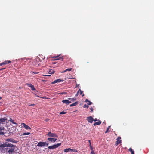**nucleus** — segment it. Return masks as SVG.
I'll return each instance as SVG.
<instances>
[{
	"instance_id": "nucleus-15",
	"label": "nucleus",
	"mask_w": 154,
	"mask_h": 154,
	"mask_svg": "<svg viewBox=\"0 0 154 154\" xmlns=\"http://www.w3.org/2000/svg\"><path fill=\"white\" fill-rule=\"evenodd\" d=\"M63 81V80H62V79H57L56 80H54V81L53 82H52V84H54L56 83L59 82L61 81Z\"/></svg>"
},
{
	"instance_id": "nucleus-19",
	"label": "nucleus",
	"mask_w": 154,
	"mask_h": 154,
	"mask_svg": "<svg viewBox=\"0 0 154 154\" xmlns=\"http://www.w3.org/2000/svg\"><path fill=\"white\" fill-rule=\"evenodd\" d=\"M48 73L49 74H54L55 72L54 71V70H53L52 69H50L48 71Z\"/></svg>"
},
{
	"instance_id": "nucleus-20",
	"label": "nucleus",
	"mask_w": 154,
	"mask_h": 154,
	"mask_svg": "<svg viewBox=\"0 0 154 154\" xmlns=\"http://www.w3.org/2000/svg\"><path fill=\"white\" fill-rule=\"evenodd\" d=\"M72 149L70 148H68V149H64V151L65 152H67L69 151H71Z\"/></svg>"
},
{
	"instance_id": "nucleus-46",
	"label": "nucleus",
	"mask_w": 154,
	"mask_h": 154,
	"mask_svg": "<svg viewBox=\"0 0 154 154\" xmlns=\"http://www.w3.org/2000/svg\"><path fill=\"white\" fill-rule=\"evenodd\" d=\"M5 69V68H2V69H0V71L2 70H3V69Z\"/></svg>"
},
{
	"instance_id": "nucleus-22",
	"label": "nucleus",
	"mask_w": 154,
	"mask_h": 154,
	"mask_svg": "<svg viewBox=\"0 0 154 154\" xmlns=\"http://www.w3.org/2000/svg\"><path fill=\"white\" fill-rule=\"evenodd\" d=\"M72 69V68H68V69H66V70H65L63 72H62V73H63V72H66L67 71H70Z\"/></svg>"
},
{
	"instance_id": "nucleus-24",
	"label": "nucleus",
	"mask_w": 154,
	"mask_h": 154,
	"mask_svg": "<svg viewBox=\"0 0 154 154\" xmlns=\"http://www.w3.org/2000/svg\"><path fill=\"white\" fill-rule=\"evenodd\" d=\"M58 56H56L54 57L55 58H56V59L55 60H61V59L62 60H63V58L61 57H59V58H58Z\"/></svg>"
},
{
	"instance_id": "nucleus-48",
	"label": "nucleus",
	"mask_w": 154,
	"mask_h": 154,
	"mask_svg": "<svg viewBox=\"0 0 154 154\" xmlns=\"http://www.w3.org/2000/svg\"><path fill=\"white\" fill-rule=\"evenodd\" d=\"M88 142H89V144L90 143H91V141L90 140H88Z\"/></svg>"
},
{
	"instance_id": "nucleus-18",
	"label": "nucleus",
	"mask_w": 154,
	"mask_h": 154,
	"mask_svg": "<svg viewBox=\"0 0 154 154\" xmlns=\"http://www.w3.org/2000/svg\"><path fill=\"white\" fill-rule=\"evenodd\" d=\"M78 101H77V102H75V103H73L72 104H70V107H72L73 106H76V105H77L78 104Z\"/></svg>"
},
{
	"instance_id": "nucleus-4",
	"label": "nucleus",
	"mask_w": 154,
	"mask_h": 154,
	"mask_svg": "<svg viewBox=\"0 0 154 154\" xmlns=\"http://www.w3.org/2000/svg\"><path fill=\"white\" fill-rule=\"evenodd\" d=\"M9 143H8V142H5L3 144L0 143V147L1 148H4V147H7L8 146H9Z\"/></svg>"
},
{
	"instance_id": "nucleus-3",
	"label": "nucleus",
	"mask_w": 154,
	"mask_h": 154,
	"mask_svg": "<svg viewBox=\"0 0 154 154\" xmlns=\"http://www.w3.org/2000/svg\"><path fill=\"white\" fill-rule=\"evenodd\" d=\"M61 145V143H58L52 146H49L48 147V148L49 149H54L58 147L59 146H60Z\"/></svg>"
},
{
	"instance_id": "nucleus-12",
	"label": "nucleus",
	"mask_w": 154,
	"mask_h": 154,
	"mask_svg": "<svg viewBox=\"0 0 154 154\" xmlns=\"http://www.w3.org/2000/svg\"><path fill=\"white\" fill-rule=\"evenodd\" d=\"M7 120V119L6 118H0V124H3L4 122Z\"/></svg>"
},
{
	"instance_id": "nucleus-29",
	"label": "nucleus",
	"mask_w": 154,
	"mask_h": 154,
	"mask_svg": "<svg viewBox=\"0 0 154 154\" xmlns=\"http://www.w3.org/2000/svg\"><path fill=\"white\" fill-rule=\"evenodd\" d=\"M66 113V112L63 111L60 113V114H65Z\"/></svg>"
},
{
	"instance_id": "nucleus-51",
	"label": "nucleus",
	"mask_w": 154,
	"mask_h": 154,
	"mask_svg": "<svg viewBox=\"0 0 154 154\" xmlns=\"http://www.w3.org/2000/svg\"><path fill=\"white\" fill-rule=\"evenodd\" d=\"M45 76H49L50 75H46Z\"/></svg>"
},
{
	"instance_id": "nucleus-39",
	"label": "nucleus",
	"mask_w": 154,
	"mask_h": 154,
	"mask_svg": "<svg viewBox=\"0 0 154 154\" xmlns=\"http://www.w3.org/2000/svg\"><path fill=\"white\" fill-rule=\"evenodd\" d=\"M90 149H91V150H92H92H93V147H92V146H90Z\"/></svg>"
},
{
	"instance_id": "nucleus-52",
	"label": "nucleus",
	"mask_w": 154,
	"mask_h": 154,
	"mask_svg": "<svg viewBox=\"0 0 154 154\" xmlns=\"http://www.w3.org/2000/svg\"><path fill=\"white\" fill-rule=\"evenodd\" d=\"M71 79H75V78H72Z\"/></svg>"
},
{
	"instance_id": "nucleus-44",
	"label": "nucleus",
	"mask_w": 154,
	"mask_h": 154,
	"mask_svg": "<svg viewBox=\"0 0 154 154\" xmlns=\"http://www.w3.org/2000/svg\"><path fill=\"white\" fill-rule=\"evenodd\" d=\"M35 105L34 104H31L30 105H29V106H34V105Z\"/></svg>"
},
{
	"instance_id": "nucleus-7",
	"label": "nucleus",
	"mask_w": 154,
	"mask_h": 154,
	"mask_svg": "<svg viewBox=\"0 0 154 154\" xmlns=\"http://www.w3.org/2000/svg\"><path fill=\"white\" fill-rule=\"evenodd\" d=\"M87 120L90 123H92L93 121H94L93 118L91 116L88 117L86 118Z\"/></svg>"
},
{
	"instance_id": "nucleus-13",
	"label": "nucleus",
	"mask_w": 154,
	"mask_h": 154,
	"mask_svg": "<svg viewBox=\"0 0 154 154\" xmlns=\"http://www.w3.org/2000/svg\"><path fill=\"white\" fill-rule=\"evenodd\" d=\"M47 140L48 141L54 142L57 140V139L54 138H48L47 139Z\"/></svg>"
},
{
	"instance_id": "nucleus-10",
	"label": "nucleus",
	"mask_w": 154,
	"mask_h": 154,
	"mask_svg": "<svg viewBox=\"0 0 154 154\" xmlns=\"http://www.w3.org/2000/svg\"><path fill=\"white\" fill-rule=\"evenodd\" d=\"M21 125L25 128V129L27 130L28 129H31L30 128L29 126H28V125H26L25 123H21Z\"/></svg>"
},
{
	"instance_id": "nucleus-47",
	"label": "nucleus",
	"mask_w": 154,
	"mask_h": 154,
	"mask_svg": "<svg viewBox=\"0 0 154 154\" xmlns=\"http://www.w3.org/2000/svg\"><path fill=\"white\" fill-rule=\"evenodd\" d=\"M89 146H90V147L92 146L91 144V143H90L89 144Z\"/></svg>"
},
{
	"instance_id": "nucleus-11",
	"label": "nucleus",
	"mask_w": 154,
	"mask_h": 154,
	"mask_svg": "<svg viewBox=\"0 0 154 154\" xmlns=\"http://www.w3.org/2000/svg\"><path fill=\"white\" fill-rule=\"evenodd\" d=\"M62 102L67 105H68L71 103V101H70L68 99L66 100H63Z\"/></svg>"
},
{
	"instance_id": "nucleus-38",
	"label": "nucleus",
	"mask_w": 154,
	"mask_h": 154,
	"mask_svg": "<svg viewBox=\"0 0 154 154\" xmlns=\"http://www.w3.org/2000/svg\"><path fill=\"white\" fill-rule=\"evenodd\" d=\"M90 109L91 110V112H93V108H90Z\"/></svg>"
},
{
	"instance_id": "nucleus-36",
	"label": "nucleus",
	"mask_w": 154,
	"mask_h": 154,
	"mask_svg": "<svg viewBox=\"0 0 154 154\" xmlns=\"http://www.w3.org/2000/svg\"><path fill=\"white\" fill-rule=\"evenodd\" d=\"M40 63H37V64H36L35 65V66H39V64H40Z\"/></svg>"
},
{
	"instance_id": "nucleus-45",
	"label": "nucleus",
	"mask_w": 154,
	"mask_h": 154,
	"mask_svg": "<svg viewBox=\"0 0 154 154\" xmlns=\"http://www.w3.org/2000/svg\"><path fill=\"white\" fill-rule=\"evenodd\" d=\"M78 94L79 93H78V92H77V94H76L75 95V96L76 97H77L78 96Z\"/></svg>"
},
{
	"instance_id": "nucleus-5",
	"label": "nucleus",
	"mask_w": 154,
	"mask_h": 154,
	"mask_svg": "<svg viewBox=\"0 0 154 154\" xmlns=\"http://www.w3.org/2000/svg\"><path fill=\"white\" fill-rule=\"evenodd\" d=\"M47 136L50 137H57L58 136L55 133H51V132H49L47 134Z\"/></svg>"
},
{
	"instance_id": "nucleus-2",
	"label": "nucleus",
	"mask_w": 154,
	"mask_h": 154,
	"mask_svg": "<svg viewBox=\"0 0 154 154\" xmlns=\"http://www.w3.org/2000/svg\"><path fill=\"white\" fill-rule=\"evenodd\" d=\"M48 145V143L46 142H39L37 146L39 147H43L45 146H47Z\"/></svg>"
},
{
	"instance_id": "nucleus-30",
	"label": "nucleus",
	"mask_w": 154,
	"mask_h": 154,
	"mask_svg": "<svg viewBox=\"0 0 154 154\" xmlns=\"http://www.w3.org/2000/svg\"><path fill=\"white\" fill-rule=\"evenodd\" d=\"M45 56L42 55V56H41V58H42V59L43 60L45 58Z\"/></svg>"
},
{
	"instance_id": "nucleus-31",
	"label": "nucleus",
	"mask_w": 154,
	"mask_h": 154,
	"mask_svg": "<svg viewBox=\"0 0 154 154\" xmlns=\"http://www.w3.org/2000/svg\"><path fill=\"white\" fill-rule=\"evenodd\" d=\"M71 152H77L78 151L76 149H72Z\"/></svg>"
},
{
	"instance_id": "nucleus-28",
	"label": "nucleus",
	"mask_w": 154,
	"mask_h": 154,
	"mask_svg": "<svg viewBox=\"0 0 154 154\" xmlns=\"http://www.w3.org/2000/svg\"><path fill=\"white\" fill-rule=\"evenodd\" d=\"M89 107V106L86 104H85L84 105L83 107L84 108H88Z\"/></svg>"
},
{
	"instance_id": "nucleus-27",
	"label": "nucleus",
	"mask_w": 154,
	"mask_h": 154,
	"mask_svg": "<svg viewBox=\"0 0 154 154\" xmlns=\"http://www.w3.org/2000/svg\"><path fill=\"white\" fill-rule=\"evenodd\" d=\"M30 134V132H27V133L25 132V133H24L23 134V135H29Z\"/></svg>"
},
{
	"instance_id": "nucleus-41",
	"label": "nucleus",
	"mask_w": 154,
	"mask_h": 154,
	"mask_svg": "<svg viewBox=\"0 0 154 154\" xmlns=\"http://www.w3.org/2000/svg\"><path fill=\"white\" fill-rule=\"evenodd\" d=\"M66 93H65V92H62V93H60V94H64Z\"/></svg>"
},
{
	"instance_id": "nucleus-16",
	"label": "nucleus",
	"mask_w": 154,
	"mask_h": 154,
	"mask_svg": "<svg viewBox=\"0 0 154 154\" xmlns=\"http://www.w3.org/2000/svg\"><path fill=\"white\" fill-rule=\"evenodd\" d=\"M8 121H10L13 124L17 125V124L16 122H14V120H13L12 118H10L9 120H8Z\"/></svg>"
},
{
	"instance_id": "nucleus-1",
	"label": "nucleus",
	"mask_w": 154,
	"mask_h": 154,
	"mask_svg": "<svg viewBox=\"0 0 154 154\" xmlns=\"http://www.w3.org/2000/svg\"><path fill=\"white\" fill-rule=\"evenodd\" d=\"M9 145H10L9 146H8V148L6 149V152L10 154H12L14 152L15 149V148L16 147V146L11 143H10Z\"/></svg>"
},
{
	"instance_id": "nucleus-21",
	"label": "nucleus",
	"mask_w": 154,
	"mask_h": 154,
	"mask_svg": "<svg viewBox=\"0 0 154 154\" xmlns=\"http://www.w3.org/2000/svg\"><path fill=\"white\" fill-rule=\"evenodd\" d=\"M68 99L70 101H71V102L75 101L76 100V99L75 98H68Z\"/></svg>"
},
{
	"instance_id": "nucleus-23",
	"label": "nucleus",
	"mask_w": 154,
	"mask_h": 154,
	"mask_svg": "<svg viewBox=\"0 0 154 154\" xmlns=\"http://www.w3.org/2000/svg\"><path fill=\"white\" fill-rule=\"evenodd\" d=\"M129 151L131 152V154H134V151L131 148H129Z\"/></svg>"
},
{
	"instance_id": "nucleus-50",
	"label": "nucleus",
	"mask_w": 154,
	"mask_h": 154,
	"mask_svg": "<svg viewBox=\"0 0 154 154\" xmlns=\"http://www.w3.org/2000/svg\"><path fill=\"white\" fill-rule=\"evenodd\" d=\"M2 97H0V100L1 99H2Z\"/></svg>"
},
{
	"instance_id": "nucleus-35",
	"label": "nucleus",
	"mask_w": 154,
	"mask_h": 154,
	"mask_svg": "<svg viewBox=\"0 0 154 154\" xmlns=\"http://www.w3.org/2000/svg\"><path fill=\"white\" fill-rule=\"evenodd\" d=\"M89 102V103L88 104V105H91V104L92 103V102H90V101H89V102Z\"/></svg>"
},
{
	"instance_id": "nucleus-43",
	"label": "nucleus",
	"mask_w": 154,
	"mask_h": 154,
	"mask_svg": "<svg viewBox=\"0 0 154 154\" xmlns=\"http://www.w3.org/2000/svg\"><path fill=\"white\" fill-rule=\"evenodd\" d=\"M85 102H89V101L88 100V99H86L85 100Z\"/></svg>"
},
{
	"instance_id": "nucleus-32",
	"label": "nucleus",
	"mask_w": 154,
	"mask_h": 154,
	"mask_svg": "<svg viewBox=\"0 0 154 154\" xmlns=\"http://www.w3.org/2000/svg\"><path fill=\"white\" fill-rule=\"evenodd\" d=\"M32 72V73H33L34 74H38L39 73V72H37L35 71H33V72Z\"/></svg>"
},
{
	"instance_id": "nucleus-9",
	"label": "nucleus",
	"mask_w": 154,
	"mask_h": 154,
	"mask_svg": "<svg viewBox=\"0 0 154 154\" xmlns=\"http://www.w3.org/2000/svg\"><path fill=\"white\" fill-rule=\"evenodd\" d=\"M121 138L120 137H118L116 139L117 141L116 142V145L117 146L119 144L121 143Z\"/></svg>"
},
{
	"instance_id": "nucleus-40",
	"label": "nucleus",
	"mask_w": 154,
	"mask_h": 154,
	"mask_svg": "<svg viewBox=\"0 0 154 154\" xmlns=\"http://www.w3.org/2000/svg\"><path fill=\"white\" fill-rule=\"evenodd\" d=\"M38 59L39 60H40V62H41L42 61L41 59L40 58H37V60H36V61H37L38 60Z\"/></svg>"
},
{
	"instance_id": "nucleus-42",
	"label": "nucleus",
	"mask_w": 154,
	"mask_h": 154,
	"mask_svg": "<svg viewBox=\"0 0 154 154\" xmlns=\"http://www.w3.org/2000/svg\"><path fill=\"white\" fill-rule=\"evenodd\" d=\"M94 121H98V120L97 119V118H95L94 120Z\"/></svg>"
},
{
	"instance_id": "nucleus-49",
	"label": "nucleus",
	"mask_w": 154,
	"mask_h": 154,
	"mask_svg": "<svg viewBox=\"0 0 154 154\" xmlns=\"http://www.w3.org/2000/svg\"><path fill=\"white\" fill-rule=\"evenodd\" d=\"M84 96V94L82 95V97H83Z\"/></svg>"
},
{
	"instance_id": "nucleus-14",
	"label": "nucleus",
	"mask_w": 154,
	"mask_h": 154,
	"mask_svg": "<svg viewBox=\"0 0 154 154\" xmlns=\"http://www.w3.org/2000/svg\"><path fill=\"white\" fill-rule=\"evenodd\" d=\"M11 61L10 60L5 61L0 64V66H2L3 65L6 64L10 63Z\"/></svg>"
},
{
	"instance_id": "nucleus-17",
	"label": "nucleus",
	"mask_w": 154,
	"mask_h": 154,
	"mask_svg": "<svg viewBox=\"0 0 154 154\" xmlns=\"http://www.w3.org/2000/svg\"><path fill=\"white\" fill-rule=\"evenodd\" d=\"M101 123V121L100 120H98V122H96L94 123L93 125L94 126H96L97 125H99Z\"/></svg>"
},
{
	"instance_id": "nucleus-8",
	"label": "nucleus",
	"mask_w": 154,
	"mask_h": 154,
	"mask_svg": "<svg viewBox=\"0 0 154 154\" xmlns=\"http://www.w3.org/2000/svg\"><path fill=\"white\" fill-rule=\"evenodd\" d=\"M26 85L28 87H30L31 88V89L32 90H35L36 89L34 88V85L30 83H26Z\"/></svg>"
},
{
	"instance_id": "nucleus-37",
	"label": "nucleus",
	"mask_w": 154,
	"mask_h": 154,
	"mask_svg": "<svg viewBox=\"0 0 154 154\" xmlns=\"http://www.w3.org/2000/svg\"><path fill=\"white\" fill-rule=\"evenodd\" d=\"M91 154H95L93 150H92L91 152Z\"/></svg>"
},
{
	"instance_id": "nucleus-6",
	"label": "nucleus",
	"mask_w": 154,
	"mask_h": 154,
	"mask_svg": "<svg viewBox=\"0 0 154 154\" xmlns=\"http://www.w3.org/2000/svg\"><path fill=\"white\" fill-rule=\"evenodd\" d=\"M5 140L7 142H11L13 143H16L17 142L15 140L12 138H9L8 139H6Z\"/></svg>"
},
{
	"instance_id": "nucleus-33",
	"label": "nucleus",
	"mask_w": 154,
	"mask_h": 154,
	"mask_svg": "<svg viewBox=\"0 0 154 154\" xmlns=\"http://www.w3.org/2000/svg\"><path fill=\"white\" fill-rule=\"evenodd\" d=\"M4 133L2 131H0V135H4Z\"/></svg>"
},
{
	"instance_id": "nucleus-26",
	"label": "nucleus",
	"mask_w": 154,
	"mask_h": 154,
	"mask_svg": "<svg viewBox=\"0 0 154 154\" xmlns=\"http://www.w3.org/2000/svg\"><path fill=\"white\" fill-rule=\"evenodd\" d=\"M110 126H108V127H107V130H106V131H105V133H107V132H109V129H110Z\"/></svg>"
},
{
	"instance_id": "nucleus-25",
	"label": "nucleus",
	"mask_w": 154,
	"mask_h": 154,
	"mask_svg": "<svg viewBox=\"0 0 154 154\" xmlns=\"http://www.w3.org/2000/svg\"><path fill=\"white\" fill-rule=\"evenodd\" d=\"M83 92L80 89L78 91V93H79L80 95H81L82 94Z\"/></svg>"
},
{
	"instance_id": "nucleus-34",
	"label": "nucleus",
	"mask_w": 154,
	"mask_h": 154,
	"mask_svg": "<svg viewBox=\"0 0 154 154\" xmlns=\"http://www.w3.org/2000/svg\"><path fill=\"white\" fill-rule=\"evenodd\" d=\"M4 127H0V131H2L4 130Z\"/></svg>"
}]
</instances>
